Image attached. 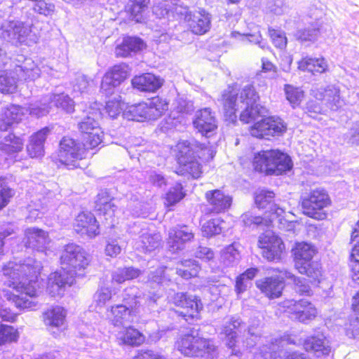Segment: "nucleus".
Instances as JSON below:
<instances>
[{"label":"nucleus","instance_id":"nucleus-59","mask_svg":"<svg viewBox=\"0 0 359 359\" xmlns=\"http://www.w3.org/2000/svg\"><path fill=\"white\" fill-rule=\"evenodd\" d=\"M4 179L0 177V210L7 205L10 199L14 196L15 191L13 189L4 187Z\"/></svg>","mask_w":359,"mask_h":359},{"label":"nucleus","instance_id":"nucleus-58","mask_svg":"<svg viewBox=\"0 0 359 359\" xmlns=\"http://www.w3.org/2000/svg\"><path fill=\"white\" fill-rule=\"evenodd\" d=\"M269 33L276 47L280 49L285 48L287 45V38L283 32L269 28Z\"/></svg>","mask_w":359,"mask_h":359},{"label":"nucleus","instance_id":"nucleus-39","mask_svg":"<svg viewBox=\"0 0 359 359\" xmlns=\"http://www.w3.org/2000/svg\"><path fill=\"white\" fill-rule=\"evenodd\" d=\"M298 68L302 71H308L313 74L323 73L327 70V65L323 57L313 58L306 56L298 62Z\"/></svg>","mask_w":359,"mask_h":359},{"label":"nucleus","instance_id":"nucleus-57","mask_svg":"<svg viewBox=\"0 0 359 359\" xmlns=\"http://www.w3.org/2000/svg\"><path fill=\"white\" fill-rule=\"evenodd\" d=\"M182 189V186L180 183H177L174 187L170 188L165 198L166 204L168 205H172L177 203L184 196Z\"/></svg>","mask_w":359,"mask_h":359},{"label":"nucleus","instance_id":"nucleus-32","mask_svg":"<svg viewBox=\"0 0 359 359\" xmlns=\"http://www.w3.org/2000/svg\"><path fill=\"white\" fill-rule=\"evenodd\" d=\"M306 351H313L319 355H329L332 351L330 340L322 332H317L306 338L304 342Z\"/></svg>","mask_w":359,"mask_h":359},{"label":"nucleus","instance_id":"nucleus-41","mask_svg":"<svg viewBox=\"0 0 359 359\" xmlns=\"http://www.w3.org/2000/svg\"><path fill=\"white\" fill-rule=\"evenodd\" d=\"M24 147V140L14 134H8L0 144V149L6 154H13L21 151Z\"/></svg>","mask_w":359,"mask_h":359},{"label":"nucleus","instance_id":"nucleus-35","mask_svg":"<svg viewBox=\"0 0 359 359\" xmlns=\"http://www.w3.org/2000/svg\"><path fill=\"white\" fill-rule=\"evenodd\" d=\"M67 311L63 307L56 306L48 309L43 313V321L49 330L60 329L66 321Z\"/></svg>","mask_w":359,"mask_h":359},{"label":"nucleus","instance_id":"nucleus-61","mask_svg":"<svg viewBox=\"0 0 359 359\" xmlns=\"http://www.w3.org/2000/svg\"><path fill=\"white\" fill-rule=\"evenodd\" d=\"M125 46H128L131 53H136L141 50L144 46V41L138 37L127 36L125 37Z\"/></svg>","mask_w":359,"mask_h":359},{"label":"nucleus","instance_id":"nucleus-18","mask_svg":"<svg viewBox=\"0 0 359 359\" xmlns=\"http://www.w3.org/2000/svg\"><path fill=\"white\" fill-rule=\"evenodd\" d=\"M282 306L291 319L301 323H306L316 316V308L306 299H287L282 302Z\"/></svg>","mask_w":359,"mask_h":359},{"label":"nucleus","instance_id":"nucleus-45","mask_svg":"<svg viewBox=\"0 0 359 359\" xmlns=\"http://www.w3.org/2000/svg\"><path fill=\"white\" fill-rule=\"evenodd\" d=\"M141 273V271L133 266L118 268L111 274L112 280L117 283L137 278Z\"/></svg>","mask_w":359,"mask_h":359},{"label":"nucleus","instance_id":"nucleus-5","mask_svg":"<svg viewBox=\"0 0 359 359\" xmlns=\"http://www.w3.org/2000/svg\"><path fill=\"white\" fill-rule=\"evenodd\" d=\"M253 165L255 170L266 175H279L292 168L290 156L278 150H267L255 156Z\"/></svg>","mask_w":359,"mask_h":359},{"label":"nucleus","instance_id":"nucleus-24","mask_svg":"<svg viewBox=\"0 0 359 359\" xmlns=\"http://www.w3.org/2000/svg\"><path fill=\"white\" fill-rule=\"evenodd\" d=\"M193 124L199 133L206 137H210L217 128L215 112L209 107L196 111Z\"/></svg>","mask_w":359,"mask_h":359},{"label":"nucleus","instance_id":"nucleus-37","mask_svg":"<svg viewBox=\"0 0 359 359\" xmlns=\"http://www.w3.org/2000/svg\"><path fill=\"white\" fill-rule=\"evenodd\" d=\"M116 339L120 345L136 346L144 341V336L138 330L129 326L117 333Z\"/></svg>","mask_w":359,"mask_h":359},{"label":"nucleus","instance_id":"nucleus-2","mask_svg":"<svg viewBox=\"0 0 359 359\" xmlns=\"http://www.w3.org/2000/svg\"><path fill=\"white\" fill-rule=\"evenodd\" d=\"M259 100V96L252 85L244 86L238 93L237 85L233 84L224 90L219 101L223 105L225 116L230 120L233 121L236 113L241 111L240 120L248 123L267 114L266 108L257 104Z\"/></svg>","mask_w":359,"mask_h":359},{"label":"nucleus","instance_id":"nucleus-60","mask_svg":"<svg viewBox=\"0 0 359 359\" xmlns=\"http://www.w3.org/2000/svg\"><path fill=\"white\" fill-rule=\"evenodd\" d=\"M89 86V81L85 75L77 74L73 82V90L83 93L88 90Z\"/></svg>","mask_w":359,"mask_h":359},{"label":"nucleus","instance_id":"nucleus-23","mask_svg":"<svg viewBox=\"0 0 359 359\" xmlns=\"http://www.w3.org/2000/svg\"><path fill=\"white\" fill-rule=\"evenodd\" d=\"M74 280V276L61 267L49 275L47 291L52 297L60 296L64 292L66 285H72Z\"/></svg>","mask_w":359,"mask_h":359},{"label":"nucleus","instance_id":"nucleus-21","mask_svg":"<svg viewBox=\"0 0 359 359\" xmlns=\"http://www.w3.org/2000/svg\"><path fill=\"white\" fill-rule=\"evenodd\" d=\"M128 66L125 63L114 65L102 78L101 90L106 95H112L116 87L123 81L128 76Z\"/></svg>","mask_w":359,"mask_h":359},{"label":"nucleus","instance_id":"nucleus-44","mask_svg":"<svg viewBox=\"0 0 359 359\" xmlns=\"http://www.w3.org/2000/svg\"><path fill=\"white\" fill-rule=\"evenodd\" d=\"M321 99L331 110H337L341 106L339 89L334 86H329L324 90Z\"/></svg>","mask_w":359,"mask_h":359},{"label":"nucleus","instance_id":"nucleus-55","mask_svg":"<svg viewBox=\"0 0 359 359\" xmlns=\"http://www.w3.org/2000/svg\"><path fill=\"white\" fill-rule=\"evenodd\" d=\"M285 92L287 100L292 104L293 107L298 105L304 97V93L302 90L290 85L285 86Z\"/></svg>","mask_w":359,"mask_h":359},{"label":"nucleus","instance_id":"nucleus-7","mask_svg":"<svg viewBox=\"0 0 359 359\" xmlns=\"http://www.w3.org/2000/svg\"><path fill=\"white\" fill-rule=\"evenodd\" d=\"M168 109V104L159 97L151 98L148 102L131 105L123 111V116L128 120L144 121L156 120Z\"/></svg>","mask_w":359,"mask_h":359},{"label":"nucleus","instance_id":"nucleus-63","mask_svg":"<svg viewBox=\"0 0 359 359\" xmlns=\"http://www.w3.org/2000/svg\"><path fill=\"white\" fill-rule=\"evenodd\" d=\"M116 209V205L114 202L107 203L106 205L98 206V208H96V210L100 212V215L105 217L107 220L114 216Z\"/></svg>","mask_w":359,"mask_h":359},{"label":"nucleus","instance_id":"nucleus-64","mask_svg":"<svg viewBox=\"0 0 359 359\" xmlns=\"http://www.w3.org/2000/svg\"><path fill=\"white\" fill-rule=\"evenodd\" d=\"M133 359H166L163 355L152 350L140 351Z\"/></svg>","mask_w":359,"mask_h":359},{"label":"nucleus","instance_id":"nucleus-30","mask_svg":"<svg viewBox=\"0 0 359 359\" xmlns=\"http://www.w3.org/2000/svg\"><path fill=\"white\" fill-rule=\"evenodd\" d=\"M25 245L39 252H45L49 243L48 233L38 228H28L25 231Z\"/></svg>","mask_w":359,"mask_h":359},{"label":"nucleus","instance_id":"nucleus-1","mask_svg":"<svg viewBox=\"0 0 359 359\" xmlns=\"http://www.w3.org/2000/svg\"><path fill=\"white\" fill-rule=\"evenodd\" d=\"M42 265L41 262L29 257L22 263L9 262L3 267V274L6 278L5 284L13 287L20 294L6 292L4 296L12 301L20 309H33L36 302L27 298L37 295L38 276Z\"/></svg>","mask_w":359,"mask_h":359},{"label":"nucleus","instance_id":"nucleus-46","mask_svg":"<svg viewBox=\"0 0 359 359\" xmlns=\"http://www.w3.org/2000/svg\"><path fill=\"white\" fill-rule=\"evenodd\" d=\"M241 258L238 250L235 244L226 247L221 254V262L225 267L236 265Z\"/></svg>","mask_w":359,"mask_h":359},{"label":"nucleus","instance_id":"nucleus-22","mask_svg":"<svg viewBox=\"0 0 359 359\" xmlns=\"http://www.w3.org/2000/svg\"><path fill=\"white\" fill-rule=\"evenodd\" d=\"M194 237L192 229L187 225H178L169 231L168 248L173 253L182 250Z\"/></svg>","mask_w":359,"mask_h":359},{"label":"nucleus","instance_id":"nucleus-49","mask_svg":"<svg viewBox=\"0 0 359 359\" xmlns=\"http://www.w3.org/2000/svg\"><path fill=\"white\" fill-rule=\"evenodd\" d=\"M285 278L291 280L294 285L295 291L301 295H310L311 292V287L305 278L297 277L292 273L288 271H284Z\"/></svg>","mask_w":359,"mask_h":359},{"label":"nucleus","instance_id":"nucleus-50","mask_svg":"<svg viewBox=\"0 0 359 359\" xmlns=\"http://www.w3.org/2000/svg\"><path fill=\"white\" fill-rule=\"evenodd\" d=\"M242 222L244 225L249 227H257L262 225L269 226L273 221H269V218L265 215L264 218L258 216H253L250 212H246L241 216Z\"/></svg>","mask_w":359,"mask_h":359},{"label":"nucleus","instance_id":"nucleus-29","mask_svg":"<svg viewBox=\"0 0 359 359\" xmlns=\"http://www.w3.org/2000/svg\"><path fill=\"white\" fill-rule=\"evenodd\" d=\"M205 196L210 211L214 213L224 212L232 204V197L220 189L208 191Z\"/></svg>","mask_w":359,"mask_h":359},{"label":"nucleus","instance_id":"nucleus-8","mask_svg":"<svg viewBox=\"0 0 359 359\" xmlns=\"http://www.w3.org/2000/svg\"><path fill=\"white\" fill-rule=\"evenodd\" d=\"M91 262L90 255L80 245L69 243L60 255L62 267L73 276H81Z\"/></svg>","mask_w":359,"mask_h":359},{"label":"nucleus","instance_id":"nucleus-42","mask_svg":"<svg viewBox=\"0 0 359 359\" xmlns=\"http://www.w3.org/2000/svg\"><path fill=\"white\" fill-rule=\"evenodd\" d=\"M176 269L177 273L179 276L185 279H189L192 277H196L198 275L201 267L198 262L194 259H184L178 264Z\"/></svg>","mask_w":359,"mask_h":359},{"label":"nucleus","instance_id":"nucleus-43","mask_svg":"<svg viewBox=\"0 0 359 359\" xmlns=\"http://www.w3.org/2000/svg\"><path fill=\"white\" fill-rule=\"evenodd\" d=\"M14 70L0 71V92L13 93L17 88V77L14 76Z\"/></svg>","mask_w":359,"mask_h":359},{"label":"nucleus","instance_id":"nucleus-16","mask_svg":"<svg viewBox=\"0 0 359 359\" xmlns=\"http://www.w3.org/2000/svg\"><path fill=\"white\" fill-rule=\"evenodd\" d=\"M287 129L285 122L279 117L269 116L257 121L251 127L250 133L258 138L282 135Z\"/></svg>","mask_w":359,"mask_h":359},{"label":"nucleus","instance_id":"nucleus-19","mask_svg":"<svg viewBox=\"0 0 359 359\" xmlns=\"http://www.w3.org/2000/svg\"><path fill=\"white\" fill-rule=\"evenodd\" d=\"M258 245L262 249V256L269 261L280 259L284 249L281 239L271 231H266L259 237Z\"/></svg>","mask_w":359,"mask_h":359},{"label":"nucleus","instance_id":"nucleus-15","mask_svg":"<svg viewBox=\"0 0 359 359\" xmlns=\"http://www.w3.org/2000/svg\"><path fill=\"white\" fill-rule=\"evenodd\" d=\"M128 232L133 235H139L135 242L136 250L148 252L158 248L161 243V236L149 229L146 223L135 222L129 227Z\"/></svg>","mask_w":359,"mask_h":359},{"label":"nucleus","instance_id":"nucleus-20","mask_svg":"<svg viewBox=\"0 0 359 359\" xmlns=\"http://www.w3.org/2000/svg\"><path fill=\"white\" fill-rule=\"evenodd\" d=\"M243 330L245 332V325L239 317H231L224 320L220 334L224 335L226 345L232 348V353L238 355L239 351H235L233 348L238 342L239 335Z\"/></svg>","mask_w":359,"mask_h":359},{"label":"nucleus","instance_id":"nucleus-52","mask_svg":"<svg viewBox=\"0 0 359 359\" xmlns=\"http://www.w3.org/2000/svg\"><path fill=\"white\" fill-rule=\"evenodd\" d=\"M318 33L317 25H311L308 27L297 30L295 36L301 41H313L316 39Z\"/></svg>","mask_w":359,"mask_h":359},{"label":"nucleus","instance_id":"nucleus-53","mask_svg":"<svg viewBox=\"0 0 359 359\" xmlns=\"http://www.w3.org/2000/svg\"><path fill=\"white\" fill-rule=\"evenodd\" d=\"M222 222L219 219H212L207 221L202 225V233L204 236L211 237L219 234L222 231Z\"/></svg>","mask_w":359,"mask_h":359},{"label":"nucleus","instance_id":"nucleus-54","mask_svg":"<svg viewBox=\"0 0 359 359\" xmlns=\"http://www.w3.org/2000/svg\"><path fill=\"white\" fill-rule=\"evenodd\" d=\"M265 10L267 13L280 15L288 11L285 0H267Z\"/></svg>","mask_w":359,"mask_h":359},{"label":"nucleus","instance_id":"nucleus-62","mask_svg":"<svg viewBox=\"0 0 359 359\" xmlns=\"http://www.w3.org/2000/svg\"><path fill=\"white\" fill-rule=\"evenodd\" d=\"M121 247L119 245L118 240L109 239L105 247V253L107 256L114 257L120 254Z\"/></svg>","mask_w":359,"mask_h":359},{"label":"nucleus","instance_id":"nucleus-11","mask_svg":"<svg viewBox=\"0 0 359 359\" xmlns=\"http://www.w3.org/2000/svg\"><path fill=\"white\" fill-rule=\"evenodd\" d=\"M0 37L15 46L36 42V36L32 34V26L20 21H6L0 28Z\"/></svg>","mask_w":359,"mask_h":359},{"label":"nucleus","instance_id":"nucleus-31","mask_svg":"<svg viewBox=\"0 0 359 359\" xmlns=\"http://www.w3.org/2000/svg\"><path fill=\"white\" fill-rule=\"evenodd\" d=\"M187 24L194 34H204L210 29L211 15L203 9L192 12L188 18Z\"/></svg>","mask_w":359,"mask_h":359},{"label":"nucleus","instance_id":"nucleus-34","mask_svg":"<svg viewBox=\"0 0 359 359\" xmlns=\"http://www.w3.org/2000/svg\"><path fill=\"white\" fill-rule=\"evenodd\" d=\"M132 84L141 91L155 92L163 85V80L152 74L147 73L135 76Z\"/></svg>","mask_w":359,"mask_h":359},{"label":"nucleus","instance_id":"nucleus-12","mask_svg":"<svg viewBox=\"0 0 359 359\" xmlns=\"http://www.w3.org/2000/svg\"><path fill=\"white\" fill-rule=\"evenodd\" d=\"M90 149L86 142L81 143L70 137H64L60 142L58 160L62 163L73 168L77 167V161L84 158L86 150Z\"/></svg>","mask_w":359,"mask_h":359},{"label":"nucleus","instance_id":"nucleus-28","mask_svg":"<svg viewBox=\"0 0 359 359\" xmlns=\"http://www.w3.org/2000/svg\"><path fill=\"white\" fill-rule=\"evenodd\" d=\"M74 226L77 233L87 235L90 238L100 234L99 225L96 218L90 212L79 213L75 219Z\"/></svg>","mask_w":359,"mask_h":359},{"label":"nucleus","instance_id":"nucleus-17","mask_svg":"<svg viewBox=\"0 0 359 359\" xmlns=\"http://www.w3.org/2000/svg\"><path fill=\"white\" fill-rule=\"evenodd\" d=\"M172 303L180 308L176 313L187 322L194 320L203 309L201 299L196 296L189 295L184 292H177L172 298Z\"/></svg>","mask_w":359,"mask_h":359},{"label":"nucleus","instance_id":"nucleus-48","mask_svg":"<svg viewBox=\"0 0 359 359\" xmlns=\"http://www.w3.org/2000/svg\"><path fill=\"white\" fill-rule=\"evenodd\" d=\"M261 323L259 319L252 318L247 328V346H254L257 341L261 338Z\"/></svg>","mask_w":359,"mask_h":359},{"label":"nucleus","instance_id":"nucleus-38","mask_svg":"<svg viewBox=\"0 0 359 359\" xmlns=\"http://www.w3.org/2000/svg\"><path fill=\"white\" fill-rule=\"evenodd\" d=\"M53 95L47 94L43 96L39 100L31 103L25 111L29 112V114L37 118L47 115L52 108Z\"/></svg>","mask_w":359,"mask_h":359},{"label":"nucleus","instance_id":"nucleus-26","mask_svg":"<svg viewBox=\"0 0 359 359\" xmlns=\"http://www.w3.org/2000/svg\"><path fill=\"white\" fill-rule=\"evenodd\" d=\"M284 271H281V276L266 277L259 280L256 282L257 287L264 294V295L270 299L279 297L285 287L283 275Z\"/></svg>","mask_w":359,"mask_h":359},{"label":"nucleus","instance_id":"nucleus-10","mask_svg":"<svg viewBox=\"0 0 359 359\" xmlns=\"http://www.w3.org/2000/svg\"><path fill=\"white\" fill-rule=\"evenodd\" d=\"M100 111L92 107L83 110L81 120L78 122L79 129L83 134V140L90 148H95L101 144L103 133L99 127L97 119Z\"/></svg>","mask_w":359,"mask_h":359},{"label":"nucleus","instance_id":"nucleus-51","mask_svg":"<svg viewBox=\"0 0 359 359\" xmlns=\"http://www.w3.org/2000/svg\"><path fill=\"white\" fill-rule=\"evenodd\" d=\"M18 332L13 327L0 324V346L17 341Z\"/></svg>","mask_w":359,"mask_h":359},{"label":"nucleus","instance_id":"nucleus-3","mask_svg":"<svg viewBox=\"0 0 359 359\" xmlns=\"http://www.w3.org/2000/svg\"><path fill=\"white\" fill-rule=\"evenodd\" d=\"M259 352L255 353L253 359H310L306 353H290L285 346L296 344L297 338L289 334H284L280 337H272L266 341Z\"/></svg>","mask_w":359,"mask_h":359},{"label":"nucleus","instance_id":"nucleus-6","mask_svg":"<svg viewBox=\"0 0 359 359\" xmlns=\"http://www.w3.org/2000/svg\"><path fill=\"white\" fill-rule=\"evenodd\" d=\"M177 348L184 355L205 359H215L219 354L213 341L193 333L182 336L177 342Z\"/></svg>","mask_w":359,"mask_h":359},{"label":"nucleus","instance_id":"nucleus-40","mask_svg":"<svg viewBox=\"0 0 359 359\" xmlns=\"http://www.w3.org/2000/svg\"><path fill=\"white\" fill-rule=\"evenodd\" d=\"M149 3L150 0H129L128 8L132 19L137 22L144 20Z\"/></svg>","mask_w":359,"mask_h":359},{"label":"nucleus","instance_id":"nucleus-13","mask_svg":"<svg viewBox=\"0 0 359 359\" xmlns=\"http://www.w3.org/2000/svg\"><path fill=\"white\" fill-rule=\"evenodd\" d=\"M330 203V197L323 189L312 190L309 194L302 200L303 212L313 219H324L326 214L324 208Z\"/></svg>","mask_w":359,"mask_h":359},{"label":"nucleus","instance_id":"nucleus-47","mask_svg":"<svg viewBox=\"0 0 359 359\" xmlns=\"http://www.w3.org/2000/svg\"><path fill=\"white\" fill-rule=\"evenodd\" d=\"M50 95H53L54 97L53 98V104L52 107H55L57 108H61L62 110L65 111L67 113H72L74 109V102L73 100H72L69 95L60 93H49Z\"/></svg>","mask_w":359,"mask_h":359},{"label":"nucleus","instance_id":"nucleus-25","mask_svg":"<svg viewBox=\"0 0 359 359\" xmlns=\"http://www.w3.org/2000/svg\"><path fill=\"white\" fill-rule=\"evenodd\" d=\"M14 72L18 80L31 81L40 76V69L31 58H26L19 55L16 59Z\"/></svg>","mask_w":359,"mask_h":359},{"label":"nucleus","instance_id":"nucleus-36","mask_svg":"<svg viewBox=\"0 0 359 359\" xmlns=\"http://www.w3.org/2000/svg\"><path fill=\"white\" fill-rule=\"evenodd\" d=\"M49 133L48 128H43L30 137L27 151L31 158H38L43 155V144Z\"/></svg>","mask_w":359,"mask_h":359},{"label":"nucleus","instance_id":"nucleus-27","mask_svg":"<svg viewBox=\"0 0 359 359\" xmlns=\"http://www.w3.org/2000/svg\"><path fill=\"white\" fill-rule=\"evenodd\" d=\"M274 193L267 190H260L257 193L255 200V203L259 208H268L269 215V221H274L280 217H283L285 210L283 208L279 207L277 204L273 203Z\"/></svg>","mask_w":359,"mask_h":359},{"label":"nucleus","instance_id":"nucleus-4","mask_svg":"<svg viewBox=\"0 0 359 359\" xmlns=\"http://www.w3.org/2000/svg\"><path fill=\"white\" fill-rule=\"evenodd\" d=\"M142 295L138 287L132 286L126 288L123 293V304L111 306L107 316L110 322L116 327L123 326L132 320V316L140 306L139 299Z\"/></svg>","mask_w":359,"mask_h":359},{"label":"nucleus","instance_id":"nucleus-33","mask_svg":"<svg viewBox=\"0 0 359 359\" xmlns=\"http://www.w3.org/2000/svg\"><path fill=\"white\" fill-rule=\"evenodd\" d=\"M25 115V108L11 104L4 108L0 114V130H7L12 124L18 123Z\"/></svg>","mask_w":359,"mask_h":359},{"label":"nucleus","instance_id":"nucleus-56","mask_svg":"<svg viewBox=\"0 0 359 359\" xmlns=\"http://www.w3.org/2000/svg\"><path fill=\"white\" fill-rule=\"evenodd\" d=\"M121 97H115L107 102L105 110L108 115L112 118H116L123 111L124 103L120 100Z\"/></svg>","mask_w":359,"mask_h":359},{"label":"nucleus","instance_id":"nucleus-9","mask_svg":"<svg viewBox=\"0 0 359 359\" xmlns=\"http://www.w3.org/2000/svg\"><path fill=\"white\" fill-rule=\"evenodd\" d=\"M292 252L295 267L299 272L311 278L318 279L320 276V265L312 259L316 252L315 247L306 242L297 243Z\"/></svg>","mask_w":359,"mask_h":359},{"label":"nucleus","instance_id":"nucleus-14","mask_svg":"<svg viewBox=\"0 0 359 359\" xmlns=\"http://www.w3.org/2000/svg\"><path fill=\"white\" fill-rule=\"evenodd\" d=\"M194 144L187 141L177 144L178 154L177 161L180 165L182 174L188 173L193 178H198L202 173V167L197 161V157L201 158L195 151Z\"/></svg>","mask_w":359,"mask_h":359}]
</instances>
